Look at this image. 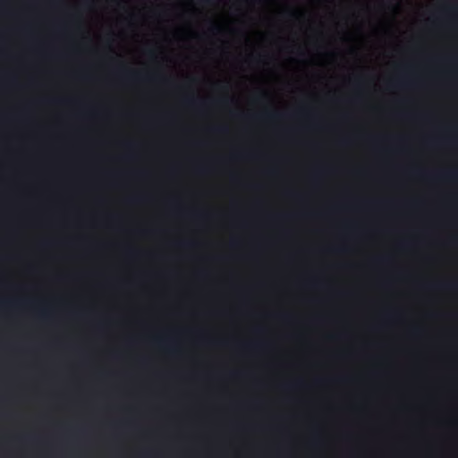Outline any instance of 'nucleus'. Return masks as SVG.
I'll use <instances>...</instances> for the list:
<instances>
[{"label": "nucleus", "mask_w": 458, "mask_h": 458, "mask_svg": "<svg viewBox=\"0 0 458 458\" xmlns=\"http://www.w3.org/2000/svg\"><path fill=\"white\" fill-rule=\"evenodd\" d=\"M414 331H415V332H418V331H419V328H418V327H415Z\"/></svg>", "instance_id": "nucleus-13"}, {"label": "nucleus", "mask_w": 458, "mask_h": 458, "mask_svg": "<svg viewBox=\"0 0 458 458\" xmlns=\"http://www.w3.org/2000/svg\"><path fill=\"white\" fill-rule=\"evenodd\" d=\"M434 287H437V288H442V289H449V290H453L454 289L457 285L456 284H454V282H447V283H440V284H433Z\"/></svg>", "instance_id": "nucleus-2"}, {"label": "nucleus", "mask_w": 458, "mask_h": 458, "mask_svg": "<svg viewBox=\"0 0 458 458\" xmlns=\"http://www.w3.org/2000/svg\"><path fill=\"white\" fill-rule=\"evenodd\" d=\"M14 303H15V302H13V301H4V305H6V306H11V305H13Z\"/></svg>", "instance_id": "nucleus-8"}, {"label": "nucleus", "mask_w": 458, "mask_h": 458, "mask_svg": "<svg viewBox=\"0 0 458 458\" xmlns=\"http://www.w3.org/2000/svg\"><path fill=\"white\" fill-rule=\"evenodd\" d=\"M267 94L266 92L262 91V92H260V93L256 97V98H255V99H256L258 102H260V101H263V100H265V99H267Z\"/></svg>", "instance_id": "nucleus-3"}, {"label": "nucleus", "mask_w": 458, "mask_h": 458, "mask_svg": "<svg viewBox=\"0 0 458 458\" xmlns=\"http://www.w3.org/2000/svg\"><path fill=\"white\" fill-rule=\"evenodd\" d=\"M455 176V171H444L435 174V177L442 180H453Z\"/></svg>", "instance_id": "nucleus-1"}, {"label": "nucleus", "mask_w": 458, "mask_h": 458, "mask_svg": "<svg viewBox=\"0 0 458 458\" xmlns=\"http://www.w3.org/2000/svg\"><path fill=\"white\" fill-rule=\"evenodd\" d=\"M218 102L223 104V105H226V104L229 103V98H223L219 99Z\"/></svg>", "instance_id": "nucleus-7"}, {"label": "nucleus", "mask_w": 458, "mask_h": 458, "mask_svg": "<svg viewBox=\"0 0 458 458\" xmlns=\"http://www.w3.org/2000/svg\"><path fill=\"white\" fill-rule=\"evenodd\" d=\"M130 75L134 78V79H139L141 75V73L140 72H136V71H131L130 72Z\"/></svg>", "instance_id": "nucleus-6"}, {"label": "nucleus", "mask_w": 458, "mask_h": 458, "mask_svg": "<svg viewBox=\"0 0 458 458\" xmlns=\"http://www.w3.org/2000/svg\"><path fill=\"white\" fill-rule=\"evenodd\" d=\"M290 15H291L292 17H296V16H297V13H295V12H291V13H290Z\"/></svg>", "instance_id": "nucleus-11"}, {"label": "nucleus", "mask_w": 458, "mask_h": 458, "mask_svg": "<svg viewBox=\"0 0 458 458\" xmlns=\"http://www.w3.org/2000/svg\"><path fill=\"white\" fill-rule=\"evenodd\" d=\"M216 131H225V127H217Z\"/></svg>", "instance_id": "nucleus-10"}, {"label": "nucleus", "mask_w": 458, "mask_h": 458, "mask_svg": "<svg viewBox=\"0 0 458 458\" xmlns=\"http://www.w3.org/2000/svg\"><path fill=\"white\" fill-rule=\"evenodd\" d=\"M148 54L151 57L155 56V51H154V50H152V49L148 50Z\"/></svg>", "instance_id": "nucleus-9"}, {"label": "nucleus", "mask_w": 458, "mask_h": 458, "mask_svg": "<svg viewBox=\"0 0 458 458\" xmlns=\"http://www.w3.org/2000/svg\"><path fill=\"white\" fill-rule=\"evenodd\" d=\"M209 30H210V31H211L212 33L216 34V33L220 32L221 28H220V26H218L217 24H213V25L210 27V29H209Z\"/></svg>", "instance_id": "nucleus-4"}, {"label": "nucleus", "mask_w": 458, "mask_h": 458, "mask_svg": "<svg viewBox=\"0 0 458 458\" xmlns=\"http://www.w3.org/2000/svg\"><path fill=\"white\" fill-rule=\"evenodd\" d=\"M265 115H266V117L270 118V119H276V118L279 117V114L275 112H267L265 114Z\"/></svg>", "instance_id": "nucleus-5"}, {"label": "nucleus", "mask_w": 458, "mask_h": 458, "mask_svg": "<svg viewBox=\"0 0 458 458\" xmlns=\"http://www.w3.org/2000/svg\"><path fill=\"white\" fill-rule=\"evenodd\" d=\"M190 102H191V104H194V103H195V99L191 98Z\"/></svg>", "instance_id": "nucleus-12"}]
</instances>
